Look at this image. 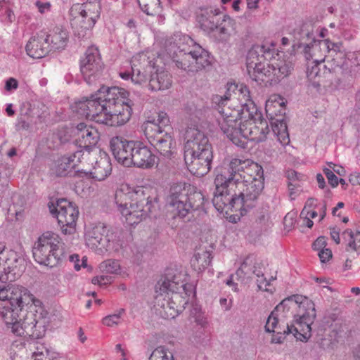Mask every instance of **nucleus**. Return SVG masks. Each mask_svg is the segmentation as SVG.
Instances as JSON below:
<instances>
[{
  "label": "nucleus",
  "instance_id": "5701e85b",
  "mask_svg": "<svg viewBox=\"0 0 360 360\" xmlns=\"http://www.w3.org/2000/svg\"><path fill=\"white\" fill-rule=\"evenodd\" d=\"M135 141H127L115 136L110 142V149L115 160L125 167L131 166V155Z\"/></svg>",
  "mask_w": 360,
  "mask_h": 360
},
{
  "label": "nucleus",
  "instance_id": "5fc2aeb1",
  "mask_svg": "<svg viewBox=\"0 0 360 360\" xmlns=\"http://www.w3.org/2000/svg\"><path fill=\"white\" fill-rule=\"evenodd\" d=\"M112 282V277L108 276H100L94 277L91 283L94 285H98L100 286L106 285Z\"/></svg>",
  "mask_w": 360,
  "mask_h": 360
},
{
  "label": "nucleus",
  "instance_id": "6ab92c4d",
  "mask_svg": "<svg viewBox=\"0 0 360 360\" xmlns=\"http://www.w3.org/2000/svg\"><path fill=\"white\" fill-rule=\"evenodd\" d=\"M253 258L251 257H247L240 266L236 272V276L244 280L245 278H250L252 274H254L257 277V285L259 290L266 292H272L269 288L271 281L276 279V276H271L270 278L267 279L264 277L267 264L266 262L260 261L256 262L252 265Z\"/></svg>",
  "mask_w": 360,
  "mask_h": 360
},
{
  "label": "nucleus",
  "instance_id": "e433bc0d",
  "mask_svg": "<svg viewBox=\"0 0 360 360\" xmlns=\"http://www.w3.org/2000/svg\"><path fill=\"white\" fill-rule=\"evenodd\" d=\"M342 238L343 243L349 248H360V227L345 230Z\"/></svg>",
  "mask_w": 360,
  "mask_h": 360
},
{
  "label": "nucleus",
  "instance_id": "f257e3e1",
  "mask_svg": "<svg viewBox=\"0 0 360 360\" xmlns=\"http://www.w3.org/2000/svg\"><path fill=\"white\" fill-rule=\"evenodd\" d=\"M212 103L218 105L217 120L223 134L235 145L245 148L247 141L262 142L270 129L243 84L228 83L222 96L215 95Z\"/></svg>",
  "mask_w": 360,
  "mask_h": 360
},
{
  "label": "nucleus",
  "instance_id": "7ed1b4c3",
  "mask_svg": "<svg viewBox=\"0 0 360 360\" xmlns=\"http://www.w3.org/2000/svg\"><path fill=\"white\" fill-rule=\"evenodd\" d=\"M316 317L314 304L306 297L295 295L283 300L269 316L265 330L273 333L271 342H283L285 335L292 334L306 342L311 336V326Z\"/></svg>",
  "mask_w": 360,
  "mask_h": 360
},
{
  "label": "nucleus",
  "instance_id": "2eb2a0df",
  "mask_svg": "<svg viewBox=\"0 0 360 360\" xmlns=\"http://www.w3.org/2000/svg\"><path fill=\"white\" fill-rule=\"evenodd\" d=\"M49 207L51 214L57 218L62 231L65 234H71L75 232L79 215L78 207L75 203L61 198L56 203L49 204Z\"/></svg>",
  "mask_w": 360,
  "mask_h": 360
},
{
  "label": "nucleus",
  "instance_id": "09e8293b",
  "mask_svg": "<svg viewBox=\"0 0 360 360\" xmlns=\"http://www.w3.org/2000/svg\"><path fill=\"white\" fill-rule=\"evenodd\" d=\"M18 88V82L13 77H9L5 81L4 94H11Z\"/></svg>",
  "mask_w": 360,
  "mask_h": 360
},
{
  "label": "nucleus",
  "instance_id": "338daca9",
  "mask_svg": "<svg viewBox=\"0 0 360 360\" xmlns=\"http://www.w3.org/2000/svg\"><path fill=\"white\" fill-rule=\"evenodd\" d=\"M349 181L352 185H360V173L356 172L352 173L349 176Z\"/></svg>",
  "mask_w": 360,
  "mask_h": 360
},
{
  "label": "nucleus",
  "instance_id": "c85d7f7f",
  "mask_svg": "<svg viewBox=\"0 0 360 360\" xmlns=\"http://www.w3.org/2000/svg\"><path fill=\"white\" fill-rule=\"evenodd\" d=\"M34 260L47 266H56L64 257V249H32Z\"/></svg>",
  "mask_w": 360,
  "mask_h": 360
},
{
  "label": "nucleus",
  "instance_id": "7c9ffc66",
  "mask_svg": "<svg viewBox=\"0 0 360 360\" xmlns=\"http://www.w3.org/2000/svg\"><path fill=\"white\" fill-rule=\"evenodd\" d=\"M212 258V250L198 249L191 259V264L195 271L201 273L210 266Z\"/></svg>",
  "mask_w": 360,
  "mask_h": 360
},
{
  "label": "nucleus",
  "instance_id": "423d86ee",
  "mask_svg": "<svg viewBox=\"0 0 360 360\" xmlns=\"http://www.w3.org/2000/svg\"><path fill=\"white\" fill-rule=\"evenodd\" d=\"M275 45L253 46L247 56V71L252 79L269 83L278 82L289 75L292 70V61L275 52Z\"/></svg>",
  "mask_w": 360,
  "mask_h": 360
},
{
  "label": "nucleus",
  "instance_id": "58836bf2",
  "mask_svg": "<svg viewBox=\"0 0 360 360\" xmlns=\"http://www.w3.org/2000/svg\"><path fill=\"white\" fill-rule=\"evenodd\" d=\"M190 319L191 321H193L200 329H205L208 326L207 319L205 313L202 311L201 307L198 304L193 306L191 309Z\"/></svg>",
  "mask_w": 360,
  "mask_h": 360
},
{
  "label": "nucleus",
  "instance_id": "774afa93",
  "mask_svg": "<svg viewBox=\"0 0 360 360\" xmlns=\"http://www.w3.org/2000/svg\"><path fill=\"white\" fill-rule=\"evenodd\" d=\"M327 238L325 236L319 237L314 243V248H326Z\"/></svg>",
  "mask_w": 360,
  "mask_h": 360
},
{
  "label": "nucleus",
  "instance_id": "0eeeda50",
  "mask_svg": "<svg viewBox=\"0 0 360 360\" xmlns=\"http://www.w3.org/2000/svg\"><path fill=\"white\" fill-rule=\"evenodd\" d=\"M226 170L231 179V188H234L235 195L243 200L246 213L264 189L263 168L250 159L233 158Z\"/></svg>",
  "mask_w": 360,
  "mask_h": 360
},
{
  "label": "nucleus",
  "instance_id": "cd10ccee",
  "mask_svg": "<svg viewBox=\"0 0 360 360\" xmlns=\"http://www.w3.org/2000/svg\"><path fill=\"white\" fill-rule=\"evenodd\" d=\"M27 55L33 58H42L46 56L50 51L46 40L44 31H41L37 35L32 37L25 46Z\"/></svg>",
  "mask_w": 360,
  "mask_h": 360
},
{
  "label": "nucleus",
  "instance_id": "49530a36",
  "mask_svg": "<svg viewBox=\"0 0 360 360\" xmlns=\"http://www.w3.org/2000/svg\"><path fill=\"white\" fill-rule=\"evenodd\" d=\"M124 312V309H120L117 313L105 316L102 320L103 324L108 327L119 324Z\"/></svg>",
  "mask_w": 360,
  "mask_h": 360
},
{
  "label": "nucleus",
  "instance_id": "ea45409f",
  "mask_svg": "<svg viewBox=\"0 0 360 360\" xmlns=\"http://www.w3.org/2000/svg\"><path fill=\"white\" fill-rule=\"evenodd\" d=\"M0 19L6 24H9L15 20L12 6L8 0H0Z\"/></svg>",
  "mask_w": 360,
  "mask_h": 360
},
{
  "label": "nucleus",
  "instance_id": "864d4df0",
  "mask_svg": "<svg viewBox=\"0 0 360 360\" xmlns=\"http://www.w3.org/2000/svg\"><path fill=\"white\" fill-rule=\"evenodd\" d=\"M323 173L328 179V183L332 187H335L338 185V178L333 173L330 168H324Z\"/></svg>",
  "mask_w": 360,
  "mask_h": 360
},
{
  "label": "nucleus",
  "instance_id": "8fccbe9b",
  "mask_svg": "<svg viewBox=\"0 0 360 360\" xmlns=\"http://www.w3.org/2000/svg\"><path fill=\"white\" fill-rule=\"evenodd\" d=\"M34 6L37 11L41 14H46L51 11L52 5L49 1L43 0H37L34 2Z\"/></svg>",
  "mask_w": 360,
  "mask_h": 360
},
{
  "label": "nucleus",
  "instance_id": "4c0bfd02",
  "mask_svg": "<svg viewBox=\"0 0 360 360\" xmlns=\"http://www.w3.org/2000/svg\"><path fill=\"white\" fill-rule=\"evenodd\" d=\"M285 105V100L283 97L278 94H274L269 96L266 101L265 110L270 115L276 114L280 112Z\"/></svg>",
  "mask_w": 360,
  "mask_h": 360
},
{
  "label": "nucleus",
  "instance_id": "680f3d73",
  "mask_svg": "<svg viewBox=\"0 0 360 360\" xmlns=\"http://www.w3.org/2000/svg\"><path fill=\"white\" fill-rule=\"evenodd\" d=\"M319 213V221L321 222L326 215L327 206L325 202L318 205L316 209Z\"/></svg>",
  "mask_w": 360,
  "mask_h": 360
},
{
  "label": "nucleus",
  "instance_id": "72a5a7b5",
  "mask_svg": "<svg viewBox=\"0 0 360 360\" xmlns=\"http://www.w3.org/2000/svg\"><path fill=\"white\" fill-rule=\"evenodd\" d=\"M273 131L275 136L277 137V141L278 146L279 152L281 154L283 150L285 149L286 146H288L290 143L289 134L287 129V126L285 123L281 122L280 127L278 124H276L273 128Z\"/></svg>",
  "mask_w": 360,
  "mask_h": 360
},
{
  "label": "nucleus",
  "instance_id": "f8f14e48",
  "mask_svg": "<svg viewBox=\"0 0 360 360\" xmlns=\"http://www.w3.org/2000/svg\"><path fill=\"white\" fill-rule=\"evenodd\" d=\"M231 179L226 169L217 174L214 180L216 186L212 202L216 210L221 213L239 212L240 215L245 214L243 200L235 195L234 188L230 186Z\"/></svg>",
  "mask_w": 360,
  "mask_h": 360
},
{
  "label": "nucleus",
  "instance_id": "473e14b6",
  "mask_svg": "<svg viewBox=\"0 0 360 360\" xmlns=\"http://www.w3.org/2000/svg\"><path fill=\"white\" fill-rule=\"evenodd\" d=\"M132 240V235L126 231H116L108 234L107 247H123Z\"/></svg>",
  "mask_w": 360,
  "mask_h": 360
},
{
  "label": "nucleus",
  "instance_id": "20e7f679",
  "mask_svg": "<svg viewBox=\"0 0 360 360\" xmlns=\"http://www.w3.org/2000/svg\"><path fill=\"white\" fill-rule=\"evenodd\" d=\"M129 92L117 86H102L89 98L75 103L78 115L97 123L120 126L127 122L131 115L132 102Z\"/></svg>",
  "mask_w": 360,
  "mask_h": 360
},
{
  "label": "nucleus",
  "instance_id": "37998d69",
  "mask_svg": "<svg viewBox=\"0 0 360 360\" xmlns=\"http://www.w3.org/2000/svg\"><path fill=\"white\" fill-rule=\"evenodd\" d=\"M149 360H174V356L169 349L160 346L153 351Z\"/></svg>",
  "mask_w": 360,
  "mask_h": 360
},
{
  "label": "nucleus",
  "instance_id": "c756f323",
  "mask_svg": "<svg viewBox=\"0 0 360 360\" xmlns=\"http://www.w3.org/2000/svg\"><path fill=\"white\" fill-rule=\"evenodd\" d=\"M155 70V75H150L146 87L151 91H163L170 88L172 80L169 73L163 69L159 70L158 67Z\"/></svg>",
  "mask_w": 360,
  "mask_h": 360
},
{
  "label": "nucleus",
  "instance_id": "6e6552de",
  "mask_svg": "<svg viewBox=\"0 0 360 360\" xmlns=\"http://www.w3.org/2000/svg\"><path fill=\"white\" fill-rule=\"evenodd\" d=\"M150 186H131L121 184L115 193L118 210L129 225L139 224L152 212L155 197Z\"/></svg>",
  "mask_w": 360,
  "mask_h": 360
},
{
  "label": "nucleus",
  "instance_id": "2f4dec72",
  "mask_svg": "<svg viewBox=\"0 0 360 360\" xmlns=\"http://www.w3.org/2000/svg\"><path fill=\"white\" fill-rule=\"evenodd\" d=\"M324 62V56L320 58H315L307 66V77L309 82L314 87H319L322 77L319 65Z\"/></svg>",
  "mask_w": 360,
  "mask_h": 360
},
{
  "label": "nucleus",
  "instance_id": "0e129e2a",
  "mask_svg": "<svg viewBox=\"0 0 360 360\" xmlns=\"http://www.w3.org/2000/svg\"><path fill=\"white\" fill-rule=\"evenodd\" d=\"M330 235L331 238L335 242L336 245L340 244V231L338 229L335 227H333L330 229Z\"/></svg>",
  "mask_w": 360,
  "mask_h": 360
},
{
  "label": "nucleus",
  "instance_id": "4468645a",
  "mask_svg": "<svg viewBox=\"0 0 360 360\" xmlns=\"http://www.w3.org/2000/svg\"><path fill=\"white\" fill-rule=\"evenodd\" d=\"M200 27L218 41H226L234 31V21L217 9H202L198 16Z\"/></svg>",
  "mask_w": 360,
  "mask_h": 360
},
{
  "label": "nucleus",
  "instance_id": "f704fd0d",
  "mask_svg": "<svg viewBox=\"0 0 360 360\" xmlns=\"http://www.w3.org/2000/svg\"><path fill=\"white\" fill-rule=\"evenodd\" d=\"M60 241L58 234L52 231H46L38 238L37 248H57L60 244Z\"/></svg>",
  "mask_w": 360,
  "mask_h": 360
},
{
  "label": "nucleus",
  "instance_id": "9b49d317",
  "mask_svg": "<svg viewBox=\"0 0 360 360\" xmlns=\"http://www.w3.org/2000/svg\"><path fill=\"white\" fill-rule=\"evenodd\" d=\"M203 204V195L185 182L172 184L166 198V206L174 219H184L192 210L200 209Z\"/></svg>",
  "mask_w": 360,
  "mask_h": 360
},
{
  "label": "nucleus",
  "instance_id": "c03bdc74",
  "mask_svg": "<svg viewBox=\"0 0 360 360\" xmlns=\"http://www.w3.org/2000/svg\"><path fill=\"white\" fill-rule=\"evenodd\" d=\"M101 271L107 274H117L120 270V266L117 261L106 260L103 262L99 266Z\"/></svg>",
  "mask_w": 360,
  "mask_h": 360
},
{
  "label": "nucleus",
  "instance_id": "bf43d9fd",
  "mask_svg": "<svg viewBox=\"0 0 360 360\" xmlns=\"http://www.w3.org/2000/svg\"><path fill=\"white\" fill-rule=\"evenodd\" d=\"M316 283H319V285L322 288H326L328 290L332 291V288L328 286V285L332 284L333 281L330 278H319V277H312L311 278Z\"/></svg>",
  "mask_w": 360,
  "mask_h": 360
},
{
  "label": "nucleus",
  "instance_id": "a211bd4d",
  "mask_svg": "<svg viewBox=\"0 0 360 360\" xmlns=\"http://www.w3.org/2000/svg\"><path fill=\"white\" fill-rule=\"evenodd\" d=\"M104 70L99 51L96 46H90L85 52V57L81 60L80 71L84 81L89 84H94L103 76Z\"/></svg>",
  "mask_w": 360,
  "mask_h": 360
},
{
  "label": "nucleus",
  "instance_id": "1a4fd4ad",
  "mask_svg": "<svg viewBox=\"0 0 360 360\" xmlns=\"http://www.w3.org/2000/svg\"><path fill=\"white\" fill-rule=\"evenodd\" d=\"M165 45L166 55L188 73H196L211 64L210 53L188 35L175 33Z\"/></svg>",
  "mask_w": 360,
  "mask_h": 360
},
{
  "label": "nucleus",
  "instance_id": "69168bd1",
  "mask_svg": "<svg viewBox=\"0 0 360 360\" xmlns=\"http://www.w3.org/2000/svg\"><path fill=\"white\" fill-rule=\"evenodd\" d=\"M328 168H330L333 171L334 174L336 173L340 176H344L345 174V169H344V167H342L341 166L336 165L333 163H330L328 165Z\"/></svg>",
  "mask_w": 360,
  "mask_h": 360
},
{
  "label": "nucleus",
  "instance_id": "de8ad7c7",
  "mask_svg": "<svg viewBox=\"0 0 360 360\" xmlns=\"http://www.w3.org/2000/svg\"><path fill=\"white\" fill-rule=\"evenodd\" d=\"M287 178L289 181L288 184H300L302 181L307 180V176L299 173L295 170H288L287 172Z\"/></svg>",
  "mask_w": 360,
  "mask_h": 360
},
{
  "label": "nucleus",
  "instance_id": "4be33fe9",
  "mask_svg": "<svg viewBox=\"0 0 360 360\" xmlns=\"http://www.w3.org/2000/svg\"><path fill=\"white\" fill-rule=\"evenodd\" d=\"M75 136L77 145L82 148L78 151L86 153L96 150L94 147L99 140V133L96 128L81 122L76 127Z\"/></svg>",
  "mask_w": 360,
  "mask_h": 360
},
{
  "label": "nucleus",
  "instance_id": "3c124183",
  "mask_svg": "<svg viewBox=\"0 0 360 360\" xmlns=\"http://www.w3.org/2000/svg\"><path fill=\"white\" fill-rule=\"evenodd\" d=\"M141 10L148 15H152L153 13L149 11V6L151 5L160 6L161 2L160 0H137Z\"/></svg>",
  "mask_w": 360,
  "mask_h": 360
},
{
  "label": "nucleus",
  "instance_id": "4d7b16f0",
  "mask_svg": "<svg viewBox=\"0 0 360 360\" xmlns=\"http://www.w3.org/2000/svg\"><path fill=\"white\" fill-rule=\"evenodd\" d=\"M318 255L321 263L328 262L333 256L331 249H320Z\"/></svg>",
  "mask_w": 360,
  "mask_h": 360
},
{
  "label": "nucleus",
  "instance_id": "a18cd8bd",
  "mask_svg": "<svg viewBox=\"0 0 360 360\" xmlns=\"http://www.w3.org/2000/svg\"><path fill=\"white\" fill-rule=\"evenodd\" d=\"M319 217V213L316 210H311L309 211L302 210L300 217L302 220V225L307 228H312L314 225L313 219Z\"/></svg>",
  "mask_w": 360,
  "mask_h": 360
},
{
  "label": "nucleus",
  "instance_id": "a19ab883",
  "mask_svg": "<svg viewBox=\"0 0 360 360\" xmlns=\"http://www.w3.org/2000/svg\"><path fill=\"white\" fill-rule=\"evenodd\" d=\"M341 46V44H335L330 41L329 39H325L314 41L312 46V51H316L323 49L324 53L326 51L330 52L331 51H340Z\"/></svg>",
  "mask_w": 360,
  "mask_h": 360
},
{
  "label": "nucleus",
  "instance_id": "79ce46f5",
  "mask_svg": "<svg viewBox=\"0 0 360 360\" xmlns=\"http://www.w3.org/2000/svg\"><path fill=\"white\" fill-rule=\"evenodd\" d=\"M25 342L22 340H17L12 342L9 354L11 360H23L21 354L24 353Z\"/></svg>",
  "mask_w": 360,
  "mask_h": 360
},
{
  "label": "nucleus",
  "instance_id": "6e6d98bb",
  "mask_svg": "<svg viewBox=\"0 0 360 360\" xmlns=\"http://www.w3.org/2000/svg\"><path fill=\"white\" fill-rule=\"evenodd\" d=\"M289 195L291 200H295L301 191L300 184H288Z\"/></svg>",
  "mask_w": 360,
  "mask_h": 360
},
{
  "label": "nucleus",
  "instance_id": "603ef678",
  "mask_svg": "<svg viewBox=\"0 0 360 360\" xmlns=\"http://www.w3.org/2000/svg\"><path fill=\"white\" fill-rule=\"evenodd\" d=\"M312 46L313 44L305 48V56L307 59L311 58L314 60L315 58H320L323 56H324V58H326V53H324L323 50L321 49L320 51H313Z\"/></svg>",
  "mask_w": 360,
  "mask_h": 360
},
{
  "label": "nucleus",
  "instance_id": "b1692460",
  "mask_svg": "<svg viewBox=\"0 0 360 360\" xmlns=\"http://www.w3.org/2000/svg\"><path fill=\"white\" fill-rule=\"evenodd\" d=\"M131 155V165L141 168H150L155 164V156L150 148L141 141H135Z\"/></svg>",
  "mask_w": 360,
  "mask_h": 360
},
{
  "label": "nucleus",
  "instance_id": "f3484780",
  "mask_svg": "<svg viewBox=\"0 0 360 360\" xmlns=\"http://www.w3.org/2000/svg\"><path fill=\"white\" fill-rule=\"evenodd\" d=\"M144 133L149 142L162 155L170 157L175 149V141L172 135L154 122L147 120L143 124Z\"/></svg>",
  "mask_w": 360,
  "mask_h": 360
},
{
  "label": "nucleus",
  "instance_id": "bb28decb",
  "mask_svg": "<svg viewBox=\"0 0 360 360\" xmlns=\"http://www.w3.org/2000/svg\"><path fill=\"white\" fill-rule=\"evenodd\" d=\"M106 226L103 223H98L86 228L84 239L86 245L88 248H98L101 245L103 248L107 246L108 234Z\"/></svg>",
  "mask_w": 360,
  "mask_h": 360
},
{
  "label": "nucleus",
  "instance_id": "9d476101",
  "mask_svg": "<svg viewBox=\"0 0 360 360\" xmlns=\"http://www.w3.org/2000/svg\"><path fill=\"white\" fill-rule=\"evenodd\" d=\"M184 160L189 171L196 176H204L211 168L212 148L207 136L195 125L185 133Z\"/></svg>",
  "mask_w": 360,
  "mask_h": 360
},
{
  "label": "nucleus",
  "instance_id": "c9c22d12",
  "mask_svg": "<svg viewBox=\"0 0 360 360\" xmlns=\"http://www.w3.org/2000/svg\"><path fill=\"white\" fill-rule=\"evenodd\" d=\"M342 238L343 243L349 248H360V227L345 230Z\"/></svg>",
  "mask_w": 360,
  "mask_h": 360
},
{
  "label": "nucleus",
  "instance_id": "393cba45",
  "mask_svg": "<svg viewBox=\"0 0 360 360\" xmlns=\"http://www.w3.org/2000/svg\"><path fill=\"white\" fill-rule=\"evenodd\" d=\"M84 153L76 151L74 153L64 155L56 160L52 170L58 176H67L72 169H75L82 162Z\"/></svg>",
  "mask_w": 360,
  "mask_h": 360
},
{
  "label": "nucleus",
  "instance_id": "412c9836",
  "mask_svg": "<svg viewBox=\"0 0 360 360\" xmlns=\"http://www.w3.org/2000/svg\"><path fill=\"white\" fill-rule=\"evenodd\" d=\"M13 249H0V282L2 283L13 282L19 278L22 269L17 266H11L12 259L7 257H13V260L18 262Z\"/></svg>",
  "mask_w": 360,
  "mask_h": 360
},
{
  "label": "nucleus",
  "instance_id": "39448f33",
  "mask_svg": "<svg viewBox=\"0 0 360 360\" xmlns=\"http://www.w3.org/2000/svg\"><path fill=\"white\" fill-rule=\"evenodd\" d=\"M155 307L164 319L178 316L195 297V288L190 283L186 270L181 266L167 269L155 285Z\"/></svg>",
  "mask_w": 360,
  "mask_h": 360
},
{
  "label": "nucleus",
  "instance_id": "aec40b11",
  "mask_svg": "<svg viewBox=\"0 0 360 360\" xmlns=\"http://www.w3.org/2000/svg\"><path fill=\"white\" fill-rule=\"evenodd\" d=\"M83 160H86L88 164L92 166L89 172H85L86 176H89L96 181L105 180L112 172V165L108 155L101 150L96 149L92 151L84 153Z\"/></svg>",
  "mask_w": 360,
  "mask_h": 360
},
{
  "label": "nucleus",
  "instance_id": "13d9d810",
  "mask_svg": "<svg viewBox=\"0 0 360 360\" xmlns=\"http://www.w3.org/2000/svg\"><path fill=\"white\" fill-rule=\"evenodd\" d=\"M47 356V350L42 347L41 349L37 348V351L33 352L32 359L33 360H46Z\"/></svg>",
  "mask_w": 360,
  "mask_h": 360
},
{
  "label": "nucleus",
  "instance_id": "ddd939ff",
  "mask_svg": "<svg viewBox=\"0 0 360 360\" xmlns=\"http://www.w3.org/2000/svg\"><path fill=\"white\" fill-rule=\"evenodd\" d=\"M101 6L99 0H86L82 4H74L70 11L72 27L79 37L95 26L100 18Z\"/></svg>",
  "mask_w": 360,
  "mask_h": 360
},
{
  "label": "nucleus",
  "instance_id": "052dcab7",
  "mask_svg": "<svg viewBox=\"0 0 360 360\" xmlns=\"http://www.w3.org/2000/svg\"><path fill=\"white\" fill-rule=\"evenodd\" d=\"M148 120L154 122L155 123H156L157 124H158L159 126L161 127V124L163 125V124H165L166 123H167L169 120H168L167 113H165L164 112H160L158 114L157 119H153V120L148 119Z\"/></svg>",
  "mask_w": 360,
  "mask_h": 360
},
{
  "label": "nucleus",
  "instance_id": "dca6fc26",
  "mask_svg": "<svg viewBox=\"0 0 360 360\" xmlns=\"http://www.w3.org/2000/svg\"><path fill=\"white\" fill-rule=\"evenodd\" d=\"M151 56L154 54L151 51L140 53L132 58L131 60V76L132 82L136 84H147L148 80L147 73L153 74V71L158 67V63H164L165 55L164 53L158 54L156 59L150 60Z\"/></svg>",
  "mask_w": 360,
  "mask_h": 360
},
{
  "label": "nucleus",
  "instance_id": "a878e982",
  "mask_svg": "<svg viewBox=\"0 0 360 360\" xmlns=\"http://www.w3.org/2000/svg\"><path fill=\"white\" fill-rule=\"evenodd\" d=\"M44 35L51 51L64 49L69 41V32L61 25H56L44 31Z\"/></svg>",
  "mask_w": 360,
  "mask_h": 360
},
{
  "label": "nucleus",
  "instance_id": "e2e57ef3",
  "mask_svg": "<svg viewBox=\"0 0 360 360\" xmlns=\"http://www.w3.org/2000/svg\"><path fill=\"white\" fill-rule=\"evenodd\" d=\"M318 203L317 200L315 198H309L302 209V210L309 211L311 210H316L317 207Z\"/></svg>",
  "mask_w": 360,
  "mask_h": 360
},
{
  "label": "nucleus",
  "instance_id": "f03ea898",
  "mask_svg": "<svg viewBox=\"0 0 360 360\" xmlns=\"http://www.w3.org/2000/svg\"><path fill=\"white\" fill-rule=\"evenodd\" d=\"M42 302L25 287L13 285L0 288V318L7 329L22 336L31 326L30 336L42 338L49 325Z\"/></svg>",
  "mask_w": 360,
  "mask_h": 360
}]
</instances>
